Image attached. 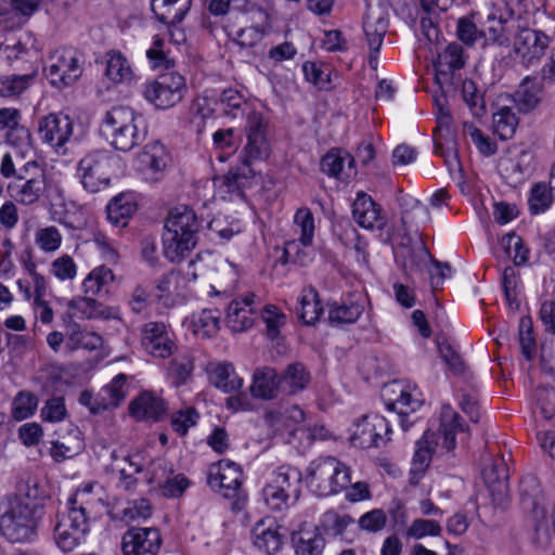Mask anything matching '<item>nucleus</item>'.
<instances>
[{"instance_id": "obj_1", "label": "nucleus", "mask_w": 555, "mask_h": 555, "mask_svg": "<svg viewBox=\"0 0 555 555\" xmlns=\"http://www.w3.org/2000/svg\"><path fill=\"white\" fill-rule=\"evenodd\" d=\"M245 131L247 142L238 155L240 165L215 180L219 188H224V192L237 196H243L244 191L255 181L256 170L253 165L266 159L270 154L267 122L259 113L251 112L247 115Z\"/></svg>"}, {"instance_id": "obj_2", "label": "nucleus", "mask_w": 555, "mask_h": 555, "mask_svg": "<svg viewBox=\"0 0 555 555\" xmlns=\"http://www.w3.org/2000/svg\"><path fill=\"white\" fill-rule=\"evenodd\" d=\"M201 221L195 211L184 205L169 211L165 221L163 247L171 262L181 261L197 244Z\"/></svg>"}, {"instance_id": "obj_3", "label": "nucleus", "mask_w": 555, "mask_h": 555, "mask_svg": "<svg viewBox=\"0 0 555 555\" xmlns=\"http://www.w3.org/2000/svg\"><path fill=\"white\" fill-rule=\"evenodd\" d=\"M141 117L127 106H114L101 121V135L115 149L129 152L145 139V130L139 128Z\"/></svg>"}, {"instance_id": "obj_4", "label": "nucleus", "mask_w": 555, "mask_h": 555, "mask_svg": "<svg viewBox=\"0 0 555 555\" xmlns=\"http://www.w3.org/2000/svg\"><path fill=\"white\" fill-rule=\"evenodd\" d=\"M460 420V415L450 406L442 408L439 431L427 430L416 442V450L412 461L413 470L423 472L429 465L431 455L438 450L450 452L455 448V436L459 431H463Z\"/></svg>"}, {"instance_id": "obj_5", "label": "nucleus", "mask_w": 555, "mask_h": 555, "mask_svg": "<svg viewBox=\"0 0 555 555\" xmlns=\"http://www.w3.org/2000/svg\"><path fill=\"white\" fill-rule=\"evenodd\" d=\"M91 485L85 487L82 492L70 496L67 501V514L59 516L54 526V540L64 552H70L77 547L89 531V518L83 505V493L90 492Z\"/></svg>"}, {"instance_id": "obj_6", "label": "nucleus", "mask_w": 555, "mask_h": 555, "mask_svg": "<svg viewBox=\"0 0 555 555\" xmlns=\"http://www.w3.org/2000/svg\"><path fill=\"white\" fill-rule=\"evenodd\" d=\"M350 467L334 456L319 457L307 467L306 483L318 496H328L350 486Z\"/></svg>"}, {"instance_id": "obj_7", "label": "nucleus", "mask_w": 555, "mask_h": 555, "mask_svg": "<svg viewBox=\"0 0 555 555\" xmlns=\"http://www.w3.org/2000/svg\"><path fill=\"white\" fill-rule=\"evenodd\" d=\"M41 508L36 504L15 502L0 518L2 534L12 543L30 542L37 534Z\"/></svg>"}, {"instance_id": "obj_8", "label": "nucleus", "mask_w": 555, "mask_h": 555, "mask_svg": "<svg viewBox=\"0 0 555 555\" xmlns=\"http://www.w3.org/2000/svg\"><path fill=\"white\" fill-rule=\"evenodd\" d=\"M242 477L243 473L236 463L221 460L209 467L207 483L212 490L220 491L224 498L233 500L232 508L240 511L246 502Z\"/></svg>"}, {"instance_id": "obj_9", "label": "nucleus", "mask_w": 555, "mask_h": 555, "mask_svg": "<svg viewBox=\"0 0 555 555\" xmlns=\"http://www.w3.org/2000/svg\"><path fill=\"white\" fill-rule=\"evenodd\" d=\"M186 90L185 79L178 73H167L144 85L143 95L156 108L167 109L178 104Z\"/></svg>"}, {"instance_id": "obj_10", "label": "nucleus", "mask_w": 555, "mask_h": 555, "mask_svg": "<svg viewBox=\"0 0 555 555\" xmlns=\"http://www.w3.org/2000/svg\"><path fill=\"white\" fill-rule=\"evenodd\" d=\"M111 168V155L104 151H94L78 162L77 176L86 191L96 193L109 185Z\"/></svg>"}, {"instance_id": "obj_11", "label": "nucleus", "mask_w": 555, "mask_h": 555, "mask_svg": "<svg viewBox=\"0 0 555 555\" xmlns=\"http://www.w3.org/2000/svg\"><path fill=\"white\" fill-rule=\"evenodd\" d=\"M51 183L43 166L13 184H7L11 199L22 206H35L50 197Z\"/></svg>"}, {"instance_id": "obj_12", "label": "nucleus", "mask_w": 555, "mask_h": 555, "mask_svg": "<svg viewBox=\"0 0 555 555\" xmlns=\"http://www.w3.org/2000/svg\"><path fill=\"white\" fill-rule=\"evenodd\" d=\"M389 422L378 414L364 415L352 424L350 441L362 449L385 447L390 441Z\"/></svg>"}, {"instance_id": "obj_13", "label": "nucleus", "mask_w": 555, "mask_h": 555, "mask_svg": "<svg viewBox=\"0 0 555 555\" xmlns=\"http://www.w3.org/2000/svg\"><path fill=\"white\" fill-rule=\"evenodd\" d=\"M73 134L74 121L68 115L50 113L38 121L40 140L59 153L70 141Z\"/></svg>"}, {"instance_id": "obj_14", "label": "nucleus", "mask_w": 555, "mask_h": 555, "mask_svg": "<svg viewBox=\"0 0 555 555\" xmlns=\"http://www.w3.org/2000/svg\"><path fill=\"white\" fill-rule=\"evenodd\" d=\"M81 74L80 56L72 50L56 52L51 57V64L46 68L50 83L60 89L73 85Z\"/></svg>"}, {"instance_id": "obj_15", "label": "nucleus", "mask_w": 555, "mask_h": 555, "mask_svg": "<svg viewBox=\"0 0 555 555\" xmlns=\"http://www.w3.org/2000/svg\"><path fill=\"white\" fill-rule=\"evenodd\" d=\"M162 542L158 529L134 527L124 533L121 552L124 555H157Z\"/></svg>"}, {"instance_id": "obj_16", "label": "nucleus", "mask_w": 555, "mask_h": 555, "mask_svg": "<svg viewBox=\"0 0 555 555\" xmlns=\"http://www.w3.org/2000/svg\"><path fill=\"white\" fill-rule=\"evenodd\" d=\"M550 43V37L543 31L519 26L515 33L514 50L522 63L531 65L543 56Z\"/></svg>"}, {"instance_id": "obj_17", "label": "nucleus", "mask_w": 555, "mask_h": 555, "mask_svg": "<svg viewBox=\"0 0 555 555\" xmlns=\"http://www.w3.org/2000/svg\"><path fill=\"white\" fill-rule=\"evenodd\" d=\"M141 345L149 354L160 359L170 357L176 348L167 325L153 321L142 326Z\"/></svg>"}, {"instance_id": "obj_18", "label": "nucleus", "mask_w": 555, "mask_h": 555, "mask_svg": "<svg viewBox=\"0 0 555 555\" xmlns=\"http://www.w3.org/2000/svg\"><path fill=\"white\" fill-rule=\"evenodd\" d=\"M42 165L33 156L20 149H11L2 154L0 158V176L7 181V184L16 183L33 173Z\"/></svg>"}, {"instance_id": "obj_19", "label": "nucleus", "mask_w": 555, "mask_h": 555, "mask_svg": "<svg viewBox=\"0 0 555 555\" xmlns=\"http://www.w3.org/2000/svg\"><path fill=\"white\" fill-rule=\"evenodd\" d=\"M383 397L387 409L397 412L402 429L404 431L408 430L410 425L406 424L405 417L409 413L416 411L421 406L422 401L415 398L412 391L400 382H392L387 385Z\"/></svg>"}, {"instance_id": "obj_20", "label": "nucleus", "mask_w": 555, "mask_h": 555, "mask_svg": "<svg viewBox=\"0 0 555 555\" xmlns=\"http://www.w3.org/2000/svg\"><path fill=\"white\" fill-rule=\"evenodd\" d=\"M255 294L249 293L233 299L227 309L225 324L234 333H241L253 326L258 305Z\"/></svg>"}, {"instance_id": "obj_21", "label": "nucleus", "mask_w": 555, "mask_h": 555, "mask_svg": "<svg viewBox=\"0 0 555 555\" xmlns=\"http://www.w3.org/2000/svg\"><path fill=\"white\" fill-rule=\"evenodd\" d=\"M466 56L463 47L457 42L449 43L438 53L435 62L436 81L443 88L444 85H452L453 76L456 70L465 66Z\"/></svg>"}, {"instance_id": "obj_22", "label": "nucleus", "mask_w": 555, "mask_h": 555, "mask_svg": "<svg viewBox=\"0 0 555 555\" xmlns=\"http://www.w3.org/2000/svg\"><path fill=\"white\" fill-rule=\"evenodd\" d=\"M353 220L363 229L383 230L386 225V217L380 207L364 193H359L352 203Z\"/></svg>"}, {"instance_id": "obj_23", "label": "nucleus", "mask_w": 555, "mask_h": 555, "mask_svg": "<svg viewBox=\"0 0 555 555\" xmlns=\"http://www.w3.org/2000/svg\"><path fill=\"white\" fill-rule=\"evenodd\" d=\"M253 398L264 401L272 400L282 393L280 375L271 366H260L254 371L249 387Z\"/></svg>"}, {"instance_id": "obj_24", "label": "nucleus", "mask_w": 555, "mask_h": 555, "mask_svg": "<svg viewBox=\"0 0 555 555\" xmlns=\"http://www.w3.org/2000/svg\"><path fill=\"white\" fill-rule=\"evenodd\" d=\"M367 297L363 293L349 294L340 305L332 304L328 319L334 323H354L363 313Z\"/></svg>"}, {"instance_id": "obj_25", "label": "nucleus", "mask_w": 555, "mask_h": 555, "mask_svg": "<svg viewBox=\"0 0 555 555\" xmlns=\"http://www.w3.org/2000/svg\"><path fill=\"white\" fill-rule=\"evenodd\" d=\"M279 526L271 518L260 519L251 529L253 544L268 555L279 552L283 541Z\"/></svg>"}, {"instance_id": "obj_26", "label": "nucleus", "mask_w": 555, "mask_h": 555, "mask_svg": "<svg viewBox=\"0 0 555 555\" xmlns=\"http://www.w3.org/2000/svg\"><path fill=\"white\" fill-rule=\"evenodd\" d=\"M388 23L382 16H372L369 14L363 22V30L370 49L369 65L376 70L378 66V53L387 33Z\"/></svg>"}, {"instance_id": "obj_27", "label": "nucleus", "mask_w": 555, "mask_h": 555, "mask_svg": "<svg viewBox=\"0 0 555 555\" xmlns=\"http://www.w3.org/2000/svg\"><path fill=\"white\" fill-rule=\"evenodd\" d=\"M152 481L159 485L162 493L166 498H179L190 486L189 479L183 474H176L167 468L164 461H158L154 469Z\"/></svg>"}, {"instance_id": "obj_28", "label": "nucleus", "mask_w": 555, "mask_h": 555, "mask_svg": "<svg viewBox=\"0 0 555 555\" xmlns=\"http://www.w3.org/2000/svg\"><path fill=\"white\" fill-rule=\"evenodd\" d=\"M130 414L138 421H158L166 412L164 400L156 395L144 391L129 406Z\"/></svg>"}, {"instance_id": "obj_29", "label": "nucleus", "mask_w": 555, "mask_h": 555, "mask_svg": "<svg viewBox=\"0 0 555 555\" xmlns=\"http://www.w3.org/2000/svg\"><path fill=\"white\" fill-rule=\"evenodd\" d=\"M483 476L486 481L489 482L493 501L500 505H504L507 499L508 480V468L504 459H495L491 466L483 470Z\"/></svg>"}, {"instance_id": "obj_30", "label": "nucleus", "mask_w": 555, "mask_h": 555, "mask_svg": "<svg viewBox=\"0 0 555 555\" xmlns=\"http://www.w3.org/2000/svg\"><path fill=\"white\" fill-rule=\"evenodd\" d=\"M191 0H151V9L157 20L166 25H176L183 21Z\"/></svg>"}, {"instance_id": "obj_31", "label": "nucleus", "mask_w": 555, "mask_h": 555, "mask_svg": "<svg viewBox=\"0 0 555 555\" xmlns=\"http://www.w3.org/2000/svg\"><path fill=\"white\" fill-rule=\"evenodd\" d=\"M310 383V373L299 362L288 364L280 374V388L284 395H295Z\"/></svg>"}, {"instance_id": "obj_32", "label": "nucleus", "mask_w": 555, "mask_h": 555, "mask_svg": "<svg viewBox=\"0 0 555 555\" xmlns=\"http://www.w3.org/2000/svg\"><path fill=\"white\" fill-rule=\"evenodd\" d=\"M354 158L347 152L331 150L322 157L320 166L322 172L330 177L341 178L345 173L348 178L351 176Z\"/></svg>"}, {"instance_id": "obj_33", "label": "nucleus", "mask_w": 555, "mask_h": 555, "mask_svg": "<svg viewBox=\"0 0 555 555\" xmlns=\"http://www.w3.org/2000/svg\"><path fill=\"white\" fill-rule=\"evenodd\" d=\"M555 199V166L552 169L550 183L539 182L532 185L528 199L529 210L539 215L547 210Z\"/></svg>"}, {"instance_id": "obj_34", "label": "nucleus", "mask_w": 555, "mask_h": 555, "mask_svg": "<svg viewBox=\"0 0 555 555\" xmlns=\"http://www.w3.org/2000/svg\"><path fill=\"white\" fill-rule=\"evenodd\" d=\"M514 10L505 9L499 16L495 14L489 15V21L498 20V26H491L489 33L491 39L500 46H508L514 33L519 28V23L514 18Z\"/></svg>"}, {"instance_id": "obj_35", "label": "nucleus", "mask_w": 555, "mask_h": 555, "mask_svg": "<svg viewBox=\"0 0 555 555\" xmlns=\"http://www.w3.org/2000/svg\"><path fill=\"white\" fill-rule=\"evenodd\" d=\"M0 57H3L11 66L18 61L33 66L30 63L31 51L26 47V42L10 34L0 33Z\"/></svg>"}, {"instance_id": "obj_36", "label": "nucleus", "mask_w": 555, "mask_h": 555, "mask_svg": "<svg viewBox=\"0 0 555 555\" xmlns=\"http://www.w3.org/2000/svg\"><path fill=\"white\" fill-rule=\"evenodd\" d=\"M210 382L223 392L240 390L243 386V378L235 373L231 363H217L211 365L209 371Z\"/></svg>"}, {"instance_id": "obj_37", "label": "nucleus", "mask_w": 555, "mask_h": 555, "mask_svg": "<svg viewBox=\"0 0 555 555\" xmlns=\"http://www.w3.org/2000/svg\"><path fill=\"white\" fill-rule=\"evenodd\" d=\"M293 542L296 555H322L325 547V540L318 527L294 533Z\"/></svg>"}, {"instance_id": "obj_38", "label": "nucleus", "mask_w": 555, "mask_h": 555, "mask_svg": "<svg viewBox=\"0 0 555 555\" xmlns=\"http://www.w3.org/2000/svg\"><path fill=\"white\" fill-rule=\"evenodd\" d=\"M251 12L257 15L258 24L240 29L235 37L236 43L243 48L254 47L261 41L269 25V15L264 10L253 7Z\"/></svg>"}, {"instance_id": "obj_39", "label": "nucleus", "mask_w": 555, "mask_h": 555, "mask_svg": "<svg viewBox=\"0 0 555 555\" xmlns=\"http://www.w3.org/2000/svg\"><path fill=\"white\" fill-rule=\"evenodd\" d=\"M105 76L114 85L128 82L132 78V69L127 59L118 51H108L105 55Z\"/></svg>"}, {"instance_id": "obj_40", "label": "nucleus", "mask_w": 555, "mask_h": 555, "mask_svg": "<svg viewBox=\"0 0 555 555\" xmlns=\"http://www.w3.org/2000/svg\"><path fill=\"white\" fill-rule=\"evenodd\" d=\"M272 478L275 483H279L286 494L292 498L293 502H296L300 495V483L302 481L301 472L291 465H282L272 473Z\"/></svg>"}, {"instance_id": "obj_41", "label": "nucleus", "mask_w": 555, "mask_h": 555, "mask_svg": "<svg viewBox=\"0 0 555 555\" xmlns=\"http://www.w3.org/2000/svg\"><path fill=\"white\" fill-rule=\"evenodd\" d=\"M296 311L299 319L307 325H312L319 320L323 308L314 288L304 289Z\"/></svg>"}, {"instance_id": "obj_42", "label": "nucleus", "mask_w": 555, "mask_h": 555, "mask_svg": "<svg viewBox=\"0 0 555 555\" xmlns=\"http://www.w3.org/2000/svg\"><path fill=\"white\" fill-rule=\"evenodd\" d=\"M219 310L204 309L192 319L193 333L202 338H210L219 331L220 324Z\"/></svg>"}, {"instance_id": "obj_43", "label": "nucleus", "mask_w": 555, "mask_h": 555, "mask_svg": "<svg viewBox=\"0 0 555 555\" xmlns=\"http://www.w3.org/2000/svg\"><path fill=\"white\" fill-rule=\"evenodd\" d=\"M219 105L223 115L233 119L244 117L248 108L244 94L232 88L222 91Z\"/></svg>"}, {"instance_id": "obj_44", "label": "nucleus", "mask_w": 555, "mask_h": 555, "mask_svg": "<svg viewBox=\"0 0 555 555\" xmlns=\"http://www.w3.org/2000/svg\"><path fill=\"white\" fill-rule=\"evenodd\" d=\"M137 206L129 196L114 197L107 205V218L116 227H126Z\"/></svg>"}, {"instance_id": "obj_45", "label": "nucleus", "mask_w": 555, "mask_h": 555, "mask_svg": "<svg viewBox=\"0 0 555 555\" xmlns=\"http://www.w3.org/2000/svg\"><path fill=\"white\" fill-rule=\"evenodd\" d=\"M139 159L141 165L154 173L165 170L170 160L165 146L158 141L147 144L140 154Z\"/></svg>"}, {"instance_id": "obj_46", "label": "nucleus", "mask_w": 555, "mask_h": 555, "mask_svg": "<svg viewBox=\"0 0 555 555\" xmlns=\"http://www.w3.org/2000/svg\"><path fill=\"white\" fill-rule=\"evenodd\" d=\"M540 86L532 79L525 78L515 93L514 102L519 112H530L540 102Z\"/></svg>"}, {"instance_id": "obj_47", "label": "nucleus", "mask_w": 555, "mask_h": 555, "mask_svg": "<svg viewBox=\"0 0 555 555\" xmlns=\"http://www.w3.org/2000/svg\"><path fill=\"white\" fill-rule=\"evenodd\" d=\"M493 130L501 140L511 139L517 129L518 118L508 106L500 107L492 116Z\"/></svg>"}, {"instance_id": "obj_48", "label": "nucleus", "mask_w": 555, "mask_h": 555, "mask_svg": "<svg viewBox=\"0 0 555 555\" xmlns=\"http://www.w3.org/2000/svg\"><path fill=\"white\" fill-rule=\"evenodd\" d=\"M353 521L352 517L348 514H339L334 509H328L322 514L317 527L328 535L338 537L341 535Z\"/></svg>"}, {"instance_id": "obj_49", "label": "nucleus", "mask_w": 555, "mask_h": 555, "mask_svg": "<svg viewBox=\"0 0 555 555\" xmlns=\"http://www.w3.org/2000/svg\"><path fill=\"white\" fill-rule=\"evenodd\" d=\"M37 69L30 66V70L23 75H9L0 78V95L11 98L20 95L30 85Z\"/></svg>"}, {"instance_id": "obj_50", "label": "nucleus", "mask_w": 555, "mask_h": 555, "mask_svg": "<svg viewBox=\"0 0 555 555\" xmlns=\"http://www.w3.org/2000/svg\"><path fill=\"white\" fill-rule=\"evenodd\" d=\"M69 307L87 319H107L109 317L108 309L89 296L74 297L69 302Z\"/></svg>"}, {"instance_id": "obj_51", "label": "nucleus", "mask_w": 555, "mask_h": 555, "mask_svg": "<svg viewBox=\"0 0 555 555\" xmlns=\"http://www.w3.org/2000/svg\"><path fill=\"white\" fill-rule=\"evenodd\" d=\"M69 349L83 348L94 350L102 345V337L93 332L83 331L78 325L69 327L67 343Z\"/></svg>"}, {"instance_id": "obj_52", "label": "nucleus", "mask_w": 555, "mask_h": 555, "mask_svg": "<svg viewBox=\"0 0 555 555\" xmlns=\"http://www.w3.org/2000/svg\"><path fill=\"white\" fill-rule=\"evenodd\" d=\"M114 280L113 271L105 267L100 266L94 268L83 280L82 288L86 295L96 296L103 287L108 285Z\"/></svg>"}, {"instance_id": "obj_53", "label": "nucleus", "mask_w": 555, "mask_h": 555, "mask_svg": "<svg viewBox=\"0 0 555 555\" xmlns=\"http://www.w3.org/2000/svg\"><path fill=\"white\" fill-rule=\"evenodd\" d=\"M126 375L118 374L113 380L101 389L100 397L107 404V409L116 408L126 398Z\"/></svg>"}, {"instance_id": "obj_54", "label": "nucleus", "mask_w": 555, "mask_h": 555, "mask_svg": "<svg viewBox=\"0 0 555 555\" xmlns=\"http://www.w3.org/2000/svg\"><path fill=\"white\" fill-rule=\"evenodd\" d=\"M462 98L474 116L480 117L486 112L483 95L477 89L476 83L470 79L462 82Z\"/></svg>"}, {"instance_id": "obj_55", "label": "nucleus", "mask_w": 555, "mask_h": 555, "mask_svg": "<svg viewBox=\"0 0 555 555\" xmlns=\"http://www.w3.org/2000/svg\"><path fill=\"white\" fill-rule=\"evenodd\" d=\"M518 272L514 267H506L502 274V286L505 299L513 310H518L520 301L518 299Z\"/></svg>"}, {"instance_id": "obj_56", "label": "nucleus", "mask_w": 555, "mask_h": 555, "mask_svg": "<svg viewBox=\"0 0 555 555\" xmlns=\"http://www.w3.org/2000/svg\"><path fill=\"white\" fill-rule=\"evenodd\" d=\"M294 222L300 232L298 241L304 246H310L314 235V219L311 210L299 208L295 214Z\"/></svg>"}, {"instance_id": "obj_57", "label": "nucleus", "mask_w": 555, "mask_h": 555, "mask_svg": "<svg viewBox=\"0 0 555 555\" xmlns=\"http://www.w3.org/2000/svg\"><path fill=\"white\" fill-rule=\"evenodd\" d=\"M266 504L273 511H281L289 505L292 498L286 494L285 490L275 483L271 478L270 482L262 490Z\"/></svg>"}, {"instance_id": "obj_58", "label": "nucleus", "mask_w": 555, "mask_h": 555, "mask_svg": "<svg viewBox=\"0 0 555 555\" xmlns=\"http://www.w3.org/2000/svg\"><path fill=\"white\" fill-rule=\"evenodd\" d=\"M37 405L38 400L33 393L21 391L13 400L12 415L16 421L26 420L35 413Z\"/></svg>"}, {"instance_id": "obj_59", "label": "nucleus", "mask_w": 555, "mask_h": 555, "mask_svg": "<svg viewBox=\"0 0 555 555\" xmlns=\"http://www.w3.org/2000/svg\"><path fill=\"white\" fill-rule=\"evenodd\" d=\"M35 243L41 250L53 253L60 248L62 235L53 225L41 228L35 233Z\"/></svg>"}, {"instance_id": "obj_60", "label": "nucleus", "mask_w": 555, "mask_h": 555, "mask_svg": "<svg viewBox=\"0 0 555 555\" xmlns=\"http://www.w3.org/2000/svg\"><path fill=\"white\" fill-rule=\"evenodd\" d=\"M502 245L508 257L513 258L516 266L525 263L528 260V249L524 247L522 240L515 233H508L503 236Z\"/></svg>"}, {"instance_id": "obj_61", "label": "nucleus", "mask_w": 555, "mask_h": 555, "mask_svg": "<svg viewBox=\"0 0 555 555\" xmlns=\"http://www.w3.org/2000/svg\"><path fill=\"white\" fill-rule=\"evenodd\" d=\"M519 344L522 356L532 360L537 352V344L533 337L530 319H521L519 323Z\"/></svg>"}, {"instance_id": "obj_62", "label": "nucleus", "mask_w": 555, "mask_h": 555, "mask_svg": "<svg viewBox=\"0 0 555 555\" xmlns=\"http://www.w3.org/2000/svg\"><path fill=\"white\" fill-rule=\"evenodd\" d=\"M441 530L442 528L438 521L417 518L412 521L406 534L413 539H422L427 535L437 537L441 533Z\"/></svg>"}, {"instance_id": "obj_63", "label": "nucleus", "mask_w": 555, "mask_h": 555, "mask_svg": "<svg viewBox=\"0 0 555 555\" xmlns=\"http://www.w3.org/2000/svg\"><path fill=\"white\" fill-rule=\"evenodd\" d=\"M50 271L60 281L73 280L77 274V266L69 255H62L51 262Z\"/></svg>"}, {"instance_id": "obj_64", "label": "nucleus", "mask_w": 555, "mask_h": 555, "mask_svg": "<svg viewBox=\"0 0 555 555\" xmlns=\"http://www.w3.org/2000/svg\"><path fill=\"white\" fill-rule=\"evenodd\" d=\"M537 402L545 418H551L555 414V387L540 386L535 391Z\"/></svg>"}]
</instances>
